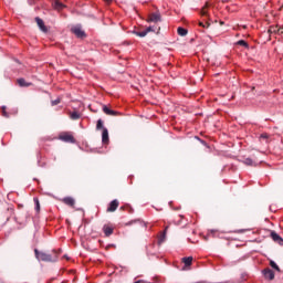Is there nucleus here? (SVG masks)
Instances as JSON below:
<instances>
[{
  "label": "nucleus",
  "instance_id": "nucleus-1",
  "mask_svg": "<svg viewBox=\"0 0 283 283\" xmlns=\"http://www.w3.org/2000/svg\"><path fill=\"white\" fill-rule=\"evenodd\" d=\"M36 260L42 262H57L59 255H61V250H53L52 254L45 252H40L38 249L34 250Z\"/></svg>",
  "mask_w": 283,
  "mask_h": 283
},
{
  "label": "nucleus",
  "instance_id": "nucleus-2",
  "mask_svg": "<svg viewBox=\"0 0 283 283\" xmlns=\"http://www.w3.org/2000/svg\"><path fill=\"white\" fill-rule=\"evenodd\" d=\"M73 34L76 36V39H80V41H85L87 39V33L85 32V29H83V25L76 24L72 28Z\"/></svg>",
  "mask_w": 283,
  "mask_h": 283
},
{
  "label": "nucleus",
  "instance_id": "nucleus-3",
  "mask_svg": "<svg viewBox=\"0 0 283 283\" xmlns=\"http://www.w3.org/2000/svg\"><path fill=\"white\" fill-rule=\"evenodd\" d=\"M156 30H158V28H156V27H148L144 31H135V34H136V36L145 38V36H147V34H149V32H156Z\"/></svg>",
  "mask_w": 283,
  "mask_h": 283
},
{
  "label": "nucleus",
  "instance_id": "nucleus-4",
  "mask_svg": "<svg viewBox=\"0 0 283 283\" xmlns=\"http://www.w3.org/2000/svg\"><path fill=\"white\" fill-rule=\"evenodd\" d=\"M35 23H38V28L41 30V32H44V34H48V27H45V22H43V19L36 17Z\"/></svg>",
  "mask_w": 283,
  "mask_h": 283
},
{
  "label": "nucleus",
  "instance_id": "nucleus-5",
  "mask_svg": "<svg viewBox=\"0 0 283 283\" xmlns=\"http://www.w3.org/2000/svg\"><path fill=\"white\" fill-rule=\"evenodd\" d=\"M270 237L274 242H276V244H280V247H283V239L282 237H280V234H277V232L271 231Z\"/></svg>",
  "mask_w": 283,
  "mask_h": 283
},
{
  "label": "nucleus",
  "instance_id": "nucleus-6",
  "mask_svg": "<svg viewBox=\"0 0 283 283\" xmlns=\"http://www.w3.org/2000/svg\"><path fill=\"white\" fill-rule=\"evenodd\" d=\"M59 140H62V143H72V135L70 133H61Z\"/></svg>",
  "mask_w": 283,
  "mask_h": 283
},
{
  "label": "nucleus",
  "instance_id": "nucleus-7",
  "mask_svg": "<svg viewBox=\"0 0 283 283\" xmlns=\"http://www.w3.org/2000/svg\"><path fill=\"white\" fill-rule=\"evenodd\" d=\"M263 275H264L265 280H275V272H273V270H271L269 268L263 270Z\"/></svg>",
  "mask_w": 283,
  "mask_h": 283
},
{
  "label": "nucleus",
  "instance_id": "nucleus-8",
  "mask_svg": "<svg viewBox=\"0 0 283 283\" xmlns=\"http://www.w3.org/2000/svg\"><path fill=\"white\" fill-rule=\"evenodd\" d=\"M102 143L104 145H107L109 143V132L107 130V128H103Z\"/></svg>",
  "mask_w": 283,
  "mask_h": 283
},
{
  "label": "nucleus",
  "instance_id": "nucleus-9",
  "mask_svg": "<svg viewBox=\"0 0 283 283\" xmlns=\"http://www.w3.org/2000/svg\"><path fill=\"white\" fill-rule=\"evenodd\" d=\"M160 21V13H151L148 17V23H158Z\"/></svg>",
  "mask_w": 283,
  "mask_h": 283
},
{
  "label": "nucleus",
  "instance_id": "nucleus-10",
  "mask_svg": "<svg viewBox=\"0 0 283 283\" xmlns=\"http://www.w3.org/2000/svg\"><path fill=\"white\" fill-rule=\"evenodd\" d=\"M118 200H113L111 203H109V206H108V208H107V211L109 212V213H113V211H116V209H118Z\"/></svg>",
  "mask_w": 283,
  "mask_h": 283
},
{
  "label": "nucleus",
  "instance_id": "nucleus-11",
  "mask_svg": "<svg viewBox=\"0 0 283 283\" xmlns=\"http://www.w3.org/2000/svg\"><path fill=\"white\" fill-rule=\"evenodd\" d=\"M283 27H270L269 33L270 34H283Z\"/></svg>",
  "mask_w": 283,
  "mask_h": 283
},
{
  "label": "nucleus",
  "instance_id": "nucleus-12",
  "mask_svg": "<svg viewBox=\"0 0 283 283\" xmlns=\"http://www.w3.org/2000/svg\"><path fill=\"white\" fill-rule=\"evenodd\" d=\"M103 112L104 114H106L107 116H118V112L116 111H112L109 107L107 106H103Z\"/></svg>",
  "mask_w": 283,
  "mask_h": 283
},
{
  "label": "nucleus",
  "instance_id": "nucleus-13",
  "mask_svg": "<svg viewBox=\"0 0 283 283\" xmlns=\"http://www.w3.org/2000/svg\"><path fill=\"white\" fill-rule=\"evenodd\" d=\"M103 231H104L106 238H109V235H112V233H114V228H112L109 226H104Z\"/></svg>",
  "mask_w": 283,
  "mask_h": 283
},
{
  "label": "nucleus",
  "instance_id": "nucleus-14",
  "mask_svg": "<svg viewBox=\"0 0 283 283\" xmlns=\"http://www.w3.org/2000/svg\"><path fill=\"white\" fill-rule=\"evenodd\" d=\"M18 84L20 85V87H30V85H32V83L25 82V78H19Z\"/></svg>",
  "mask_w": 283,
  "mask_h": 283
},
{
  "label": "nucleus",
  "instance_id": "nucleus-15",
  "mask_svg": "<svg viewBox=\"0 0 283 283\" xmlns=\"http://www.w3.org/2000/svg\"><path fill=\"white\" fill-rule=\"evenodd\" d=\"M182 262L186 266H191V263L193 262V256L184 258Z\"/></svg>",
  "mask_w": 283,
  "mask_h": 283
},
{
  "label": "nucleus",
  "instance_id": "nucleus-16",
  "mask_svg": "<svg viewBox=\"0 0 283 283\" xmlns=\"http://www.w3.org/2000/svg\"><path fill=\"white\" fill-rule=\"evenodd\" d=\"M177 33L179 34V36H187L188 31H187V29H185V28H182V27H179V28L177 29Z\"/></svg>",
  "mask_w": 283,
  "mask_h": 283
},
{
  "label": "nucleus",
  "instance_id": "nucleus-17",
  "mask_svg": "<svg viewBox=\"0 0 283 283\" xmlns=\"http://www.w3.org/2000/svg\"><path fill=\"white\" fill-rule=\"evenodd\" d=\"M248 167H255V161H253V159L251 158H247L243 161Z\"/></svg>",
  "mask_w": 283,
  "mask_h": 283
},
{
  "label": "nucleus",
  "instance_id": "nucleus-18",
  "mask_svg": "<svg viewBox=\"0 0 283 283\" xmlns=\"http://www.w3.org/2000/svg\"><path fill=\"white\" fill-rule=\"evenodd\" d=\"M62 202H64V205H67V207H72V197L63 198Z\"/></svg>",
  "mask_w": 283,
  "mask_h": 283
},
{
  "label": "nucleus",
  "instance_id": "nucleus-19",
  "mask_svg": "<svg viewBox=\"0 0 283 283\" xmlns=\"http://www.w3.org/2000/svg\"><path fill=\"white\" fill-rule=\"evenodd\" d=\"M78 118H81V113L73 111L72 112V119L73 120H78Z\"/></svg>",
  "mask_w": 283,
  "mask_h": 283
},
{
  "label": "nucleus",
  "instance_id": "nucleus-20",
  "mask_svg": "<svg viewBox=\"0 0 283 283\" xmlns=\"http://www.w3.org/2000/svg\"><path fill=\"white\" fill-rule=\"evenodd\" d=\"M237 45H241L242 48H249V43L244 40H239L237 42Z\"/></svg>",
  "mask_w": 283,
  "mask_h": 283
},
{
  "label": "nucleus",
  "instance_id": "nucleus-21",
  "mask_svg": "<svg viewBox=\"0 0 283 283\" xmlns=\"http://www.w3.org/2000/svg\"><path fill=\"white\" fill-rule=\"evenodd\" d=\"M270 266L275 271L280 272V266L277 265V263H275V261H270Z\"/></svg>",
  "mask_w": 283,
  "mask_h": 283
},
{
  "label": "nucleus",
  "instance_id": "nucleus-22",
  "mask_svg": "<svg viewBox=\"0 0 283 283\" xmlns=\"http://www.w3.org/2000/svg\"><path fill=\"white\" fill-rule=\"evenodd\" d=\"M207 8H209V2L201 9V17H207Z\"/></svg>",
  "mask_w": 283,
  "mask_h": 283
},
{
  "label": "nucleus",
  "instance_id": "nucleus-23",
  "mask_svg": "<svg viewBox=\"0 0 283 283\" xmlns=\"http://www.w3.org/2000/svg\"><path fill=\"white\" fill-rule=\"evenodd\" d=\"M33 200H34V203H35V210L41 211V203H39V199L34 198Z\"/></svg>",
  "mask_w": 283,
  "mask_h": 283
},
{
  "label": "nucleus",
  "instance_id": "nucleus-24",
  "mask_svg": "<svg viewBox=\"0 0 283 283\" xmlns=\"http://www.w3.org/2000/svg\"><path fill=\"white\" fill-rule=\"evenodd\" d=\"M166 235H167V232L164 231V232L161 233L160 238H159V244H163V242H165Z\"/></svg>",
  "mask_w": 283,
  "mask_h": 283
},
{
  "label": "nucleus",
  "instance_id": "nucleus-25",
  "mask_svg": "<svg viewBox=\"0 0 283 283\" xmlns=\"http://www.w3.org/2000/svg\"><path fill=\"white\" fill-rule=\"evenodd\" d=\"M96 129H103V119L97 120Z\"/></svg>",
  "mask_w": 283,
  "mask_h": 283
},
{
  "label": "nucleus",
  "instance_id": "nucleus-26",
  "mask_svg": "<svg viewBox=\"0 0 283 283\" xmlns=\"http://www.w3.org/2000/svg\"><path fill=\"white\" fill-rule=\"evenodd\" d=\"M59 103H61V98H59V97L54 101H51L52 107H54L55 105H59Z\"/></svg>",
  "mask_w": 283,
  "mask_h": 283
},
{
  "label": "nucleus",
  "instance_id": "nucleus-27",
  "mask_svg": "<svg viewBox=\"0 0 283 283\" xmlns=\"http://www.w3.org/2000/svg\"><path fill=\"white\" fill-rule=\"evenodd\" d=\"M2 116H4V118H10V114L6 112V106H2Z\"/></svg>",
  "mask_w": 283,
  "mask_h": 283
},
{
  "label": "nucleus",
  "instance_id": "nucleus-28",
  "mask_svg": "<svg viewBox=\"0 0 283 283\" xmlns=\"http://www.w3.org/2000/svg\"><path fill=\"white\" fill-rule=\"evenodd\" d=\"M199 25H200L201 28H209L211 24H210L209 22H206V23L199 22Z\"/></svg>",
  "mask_w": 283,
  "mask_h": 283
},
{
  "label": "nucleus",
  "instance_id": "nucleus-29",
  "mask_svg": "<svg viewBox=\"0 0 283 283\" xmlns=\"http://www.w3.org/2000/svg\"><path fill=\"white\" fill-rule=\"evenodd\" d=\"M109 249H116V244L106 245V251H109Z\"/></svg>",
  "mask_w": 283,
  "mask_h": 283
},
{
  "label": "nucleus",
  "instance_id": "nucleus-30",
  "mask_svg": "<svg viewBox=\"0 0 283 283\" xmlns=\"http://www.w3.org/2000/svg\"><path fill=\"white\" fill-rule=\"evenodd\" d=\"M55 6H56V8H63V3H61V2H56Z\"/></svg>",
  "mask_w": 283,
  "mask_h": 283
},
{
  "label": "nucleus",
  "instance_id": "nucleus-31",
  "mask_svg": "<svg viewBox=\"0 0 283 283\" xmlns=\"http://www.w3.org/2000/svg\"><path fill=\"white\" fill-rule=\"evenodd\" d=\"M261 138H269V135L268 134H262Z\"/></svg>",
  "mask_w": 283,
  "mask_h": 283
},
{
  "label": "nucleus",
  "instance_id": "nucleus-32",
  "mask_svg": "<svg viewBox=\"0 0 283 283\" xmlns=\"http://www.w3.org/2000/svg\"><path fill=\"white\" fill-rule=\"evenodd\" d=\"M106 3H112V0H105Z\"/></svg>",
  "mask_w": 283,
  "mask_h": 283
},
{
  "label": "nucleus",
  "instance_id": "nucleus-33",
  "mask_svg": "<svg viewBox=\"0 0 283 283\" xmlns=\"http://www.w3.org/2000/svg\"><path fill=\"white\" fill-rule=\"evenodd\" d=\"M69 115H70V118H72V113L71 112L69 113Z\"/></svg>",
  "mask_w": 283,
  "mask_h": 283
},
{
  "label": "nucleus",
  "instance_id": "nucleus-34",
  "mask_svg": "<svg viewBox=\"0 0 283 283\" xmlns=\"http://www.w3.org/2000/svg\"><path fill=\"white\" fill-rule=\"evenodd\" d=\"M64 258H66V260H70V258L67 255H64Z\"/></svg>",
  "mask_w": 283,
  "mask_h": 283
},
{
  "label": "nucleus",
  "instance_id": "nucleus-35",
  "mask_svg": "<svg viewBox=\"0 0 283 283\" xmlns=\"http://www.w3.org/2000/svg\"><path fill=\"white\" fill-rule=\"evenodd\" d=\"M281 32H282V34H283V30H282Z\"/></svg>",
  "mask_w": 283,
  "mask_h": 283
}]
</instances>
